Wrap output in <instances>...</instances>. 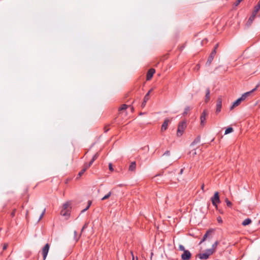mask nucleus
<instances>
[{"mask_svg": "<svg viewBox=\"0 0 260 260\" xmlns=\"http://www.w3.org/2000/svg\"><path fill=\"white\" fill-rule=\"evenodd\" d=\"M186 127V124L185 121H182L180 122L178 125V129L177 132V136L180 137L182 136Z\"/></svg>", "mask_w": 260, "mask_h": 260, "instance_id": "nucleus-1", "label": "nucleus"}, {"mask_svg": "<svg viewBox=\"0 0 260 260\" xmlns=\"http://www.w3.org/2000/svg\"><path fill=\"white\" fill-rule=\"evenodd\" d=\"M212 205L215 206L216 209H218L217 204L220 202L218 192L216 191L214 193V196L211 198Z\"/></svg>", "mask_w": 260, "mask_h": 260, "instance_id": "nucleus-2", "label": "nucleus"}, {"mask_svg": "<svg viewBox=\"0 0 260 260\" xmlns=\"http://www.w3.org/2000/svg\"><path fill=\"white\" fill-rule=\"evenodd\" d=\"M213 232V231L212 230H208L205 235L203 236V237L202 239L201 240L200 242V244H201L202 243L204 242L205 240H206L207 239H211L212 237V233Z\"/></svg>", "mask_w": 260, "mask_h": 260, "instance_id": "nucleus-3", "label": "nucleus"}, {"mask_svg": "<svg viewBox=\"0 0 260 260\" xmlns=\"http://www.w3.org/2000/svg\"><path fill=\"white\" fill-rule=\"evenodd\" d=\"M50 248V245L48 243H47L44 247L42 249V254L43 255V260H45L46 257L47 256L49 250Z\"/></svg>", "mask_w": 260, "mask_h": 260, "instance_id": "nucleus-4", "label": "nucleus"}, {"mask_svg": "<svg viewBox=\"0 0 260 260\" xmlns=\"http://www.w3.org/2000/svg\"><path fill=\"white\" fill-rule=\"evenodd\" d=\"M191 257V253L188 250H184L181 254V257L182 260H189Z\"/></svg>", "mask_w": 260, "mask_h": 260, "instance_id": "nucleus-5", "label": "nucleus"}, {"mask_svg": "<svg viewBox=\"0 0 260 260\" xmlns=\"http://www.w3.org/2000/svg\"><path fill=\"white\" fill-rule=\"evenodd\" d=\"M259 84H258L254 88L252 89L251 90L246 92L243 93L241 98L244 101L248 96H250V94L253 92L254 91L256 90V89L259 87Z\"/></svg>", "mask_w": 260, "mask_h": 260, "instance_id": "nucleus-6", "label": "nucleus"}, {"mask_svg": "<svg viewBox=\"0 0 260 260\" xmlns=\"http://www.w3.org/2000/svg\"><path fill=\"white\" fill-rule=\"evenodd\" d=\"M208 114V112L206 110H204L200 116L201 125L204 126L206 122V116Z\"/></svg>", "mask_w": 260, "mask_h": 260, "instance_id": "nucleus-7", "label": "nucleus"}, {"mask_svg": "<svg viewBox=\"0 0 260 260\" xmlns=\"http://www.w3.org/2000/svg\"><path fill=\"white\" fill-rule=\"evenodd\" d=\"M216 53V51H215V50H212V52H211L208 59H207V61L206 62V64L207 66H210V64L211 63L212 61H213V59H214V57Z\"/></svg>", "mask_w": 260, "mask_h": 260, "instance_id": "nucleus-8", "label": "nucleus"}, {"mask_svg": "<svg viewBox=\"0 0 260 260\" xmlns=\"http://www.w3.org/2000/svg\"><path fill=\"white\" fill-rule=\"evenodd\" d=\"M152 90H153L152 88L150 89L148 91V92L146 94V95H145V96L144 98V99H143V102L142 103V105H141V107L142 108H144L147 102L149 99L150 93L152 92Z\"/></svg>", "mask_w": 260, "mask_h": 260, "instance_id": "nucleus-9", "label": "nucleus"}, {"mask_svg": "<svg viewBox=\"0 0 260 260\" xmlns=\"http://www.w3.org/2000/svg\"><path fill=\"white\" fill-rule=\"evenodd\" d=\"M222 107V98L221 96L218 97L216 103V112L219 113L221 111Z\"/></svg>", "mask_w": 260, "mask_h": 260, "instance_id": "nucleus-10", "label": "nucleus"}, {"mask_svg": "<svg viewBox=\"0 0 260 260\" xmlns=\"http://www.w3.org/2000/svg\"><path fill=\"white\" fill-rule=\"evenodd\" d=\"M155 72V70L154 69L151 68V69H149L147 73L146 80L147 81L150 80L152 78V77Z\"/></svg>", "mask_w": 260, "mask_h": 260, "instance_id": "nucleus-11", "label": "nucleus"}, {"mask_svg": "<svg viewBox=\"0 0 260 260\" xmlns=\"http://www.w3.org/2000/svg\"><path fill=\"white\" fill-rule=\"evenodd\" d=\"M170 122V120L169 119H166L165 120V121H164L162 125H161V131H166L167 128H168V124Z\"/></svg>", "mask_w": 260, "mask_h": 260, "instance_id": "nucleus-12", "label": "nucleus"}, {"mask_svg": "<svg viewBox=\"0 0 260 260\" xmlns=\"http://www.w3.org/2000/svg\"><path fill=\"white\" fill-rule=\"evenodd\" d=\"M244 100L240 97L238 98L235 102H234L233 104L231 107V109H233L235 107L239 106L241 102L243 101Z\"/></svg>", "mask_w": 260, "mask_h": 260, "instance_id": "nucleus-13", "label": "nucleus"}, {"mask_svg": "<svg viewBox=\"0 0 260 260\" xmlns=\"http://www.w3.org/2000/svg\"><path fill=\"white\" fill-rule=\"evenodd\" d=\"M210 99V90L209 87L206 88L205 95V102L208 103Z\"/></svg>", "mask_w": 260, "mask_h": 260, "instance_id": "nucleus-14", "label": "nucleus"}, {"mask_svg": "<svg viewBox=\"0 0 260 260\" xmlns=\"http://www.w3.org/2000/svg\"><path fill=\"white\" fill-rule=\"evenodd\" d=\"M60 214L65 217H69L70 215V210H61L60 211Z\"/></svg>", "mask_w": 260, "mask_h": 260, "instance_id": "nucleus-15", "label": "nucleus"}, {"mask_svg": "<svg viewBox=\"0 0 260 260\" xmlns=\"http://www.w3.org/2000/svg\"><path fill=\"white\" fill-rule=\"evenodd\" d=\"M136 168V163L135 161H133L131 163L129 168L128 170L129 171H135Z\"/></svg>", "mask_w": 260, "mask_h": 260, "instance_id": "nucleus-16", "label": "nucleus"}, {"mask_svg": "<svg viewBox=\"0 0 260 260\" xmlns=\"http://www.w3.org/2000/svg\"><path fill=\"white\" fill-rule=\"evenodd\" d=\"M199 256V257L201 259H207L209 258V255L206 253V252L205 253H200L198 255Z\"/></svg>", "mask_w": 260, "mask_h": 260, "instance_id": "nucleus-17", "label": "nucleus"}, {"mask_svg": "<svg viewBox=\"0 0 260 260\" xmlns=\"http://www.w3.org/2000/svg\"><path fill=\"white\" fill-rule=\"evenodd\" d=\"M88 168H86V167L84 165V166L82 170L79 172L78 176L79 177H81L83 175L85 172L87 170Z\"/></svg>", "mask_w": 260, "mask_h": 260, "instance_id": "nucleus-18", "label": "nucleus"}, {"mask_svg": "<svg viewBox=\"0 0 260 260\" xmlns=\"http://www.w3.org/2000/svg\"><path fill=\"white\" fill-rule=\"evenodd\" d=\"M251 223V220L248 218H246L245 219L242 223V224L243 225V226H246V225H247L249 224H250Z\"/></svg>", "mask_w": 260, "mask_h": 260, "instance_id": "nucleus-19", "label": "nucleus"}, {"mask_svg": "<svg viewBox=\"0 0 260 260\" xmlns=\"http://www.w3.org/2000/svg\"><path fill=\"white\" fill-rule=\"evenodd\" d=\"M200 141V136H198L191 143V145L193 146L199 143Z\"/></svg>", "mask_w": 260, "mask_h": 260, "instance_id": "nucleus-20", "label": "nucleus"}, {"mask_svg": "<svg viewBox=\"0 0 260 260\" xmlns=\"http://www.w3.org/2000/svg\"><path fill=\"white\" fill-rule=\"evenodd\" d=\"M255 17V16H254V15H252V14H251V16L249 17V19H248V21H247V23H248L249 25H250V24L252 23L253 21L254 20Z\"/></svg>", "mask_w": 260, "mask_h": 260, "instance_id": "nucleus-21", "label": "nucleus"}, {"mask_svg": "<svg viewBox=\"0 0 260 260\" xmlns=\"http://www.w3.org/2000/svg\"><path fill=\"white\" fill-rule=\"evenodd\" d=\"M215 251L212 248L208 249L206 250V253L209 255H211L213 254Z\"/></svg>", "mask_w": 260, "mask_h": 260, "instance_id": "nucleus-22", "label": "nucleus"}, {"mask_svg": "<svg viewBox=\"0 0 260 260\" xmlns=\"http://www.w3.org/2000/svg\"><path fill=\"white\" fill-rule=\"evenodd\" d=\"M74 239H75V240H76V241H78V240L79 239L80 237H81V233H80V234L78 236H77V231H75L74 232Z\"/></svg>", "mask_w": 260, "mask_h": 260, "instance_id": "nucleus-23", "label": "nucleus"}, {"mask_svg": "<svg viewBox=\"0 0 260 260\" xmlns=\"http://www.w3.org/2000/svg\"><path fill=\"white\" fill-rule=\"evenodd\" d=\"M190 110V108L189 106H186L185 109L183 113V116H185L187 114L188 112Z\"/></svg>", "mask_w": 260, "mask_h": 260, "instance_id": "nucleus-24", "label": "nucleus"}, {"mask_svg": "<svg viewBox=\"0 0 260 260\" xmlns=\"http://www.w3.org/2000/svg\"><path fill=\"white\" fill-rule=\"evenodd\" d=\"M69 206H70V204L68 203H66L64 204H63V205H62V209L61 210H69Z\"/></svg>", "mask_w": 260, "mask_h": 260, "instance_id": "nucleus-25", "label": "nucleus"}, {"mask_svg": "<svg viewBox=\"0 0 260 260\" xmlns=\"http://www.w3.org/2000/svg\"><path fill=\"white\" fill-rule=\"evenodd\" d=\"M233 132V128L232 127H228L225 131V135L228 134Z\"/></svg>", "mask_w": 260, "mask_h": 260, "instance_id": "nucleus-26", "label": "nucleus"}, {"mask_svg": "<svg viewBox=\"0 0 260 260\" xmlns=\"http://www.w3.org/2000/svg\"><path fill=\"white\" fill-rule=\"evenodd\" d=\"M219 244V242L218 241H216L214 242V243L212 246V249H214V251H216V248L217 247V245Z\"/></svg>", "mask_w": 260, "mask_h": 260, "instance_id": "nucleus-27", "label": "nucleus"}, {"mask_svg": "<svg viewBox=\"0 0 260 260\" xmlns=\"http://www.w3.org/2000/svg\"><path fill=\"white\" fill-rule=\"evenodd\" d=\"M91 204V201H89L88 202V205L87 206V207L84 209L82 210L81 213H83L85 211H86V210H87L89 209V208L90 207Z\"/></svg>", "mask_w": 260, "mask_h": 260, "instance_id": "nucleus-28", "label": "nucleus"}, {"mask_svg": "<svg viewBox=\"0 0 260 260\" xmlns=\"http://www.w3.org/2000/svg\"><path fill=\"white\" fill-rule=\"evenodd\" d=\"M111 195V192H109L106 195H105L103 198H102V200H105L108 199Z\"/></svg>", "mask_w": 260, "mask_h": 260, "instance_id": "nucleus-29", "label": "nucleus"}, {"mask_svg": "<svg viewBox=\"0 0 260 260\" xmlns=\"http://www.w3.org/2000/svg\"><path fill=\"white\" fill-rule=\"evenodd\" d=\"M128 106L126 104H123L121 105L120 107L119 108V111H122L124 110H126Z\"/></svg>", "mask_w": 260, "mask_h": 260, "instance_id": "nucleus-30", "label": "nucleus"}, {"mask_svg": "<svg viewBox=\"0 0 260 260\" xmlns=\"http://www.w3.org/2000/svg\"><path fill=\"white\" fill-rule=\"evenodd\" d=\"M225 202L228 207L230 208L232 207V204L227 198L225 199Z\"/></svg>", "mask_w": 260, "mask_h": 260, "instance_id": "nucleus-31", "label": "nucleus"}, {"mask_svg": "<svg viewBox=\"0 0 260 260\" xmlns=\"http://www.w3.org/2000/svg\"><path fill=\"white\" fill-rule=\"evenodd\" d=\"M94 161L93 159H91V160L89 161L88 164H85L84 165L86 167V168H89L92 165V164H93V162Z\"/></svg>", "mask_w": 260, "mask_h": 260, "instance_id": "nucleus-32", "label": "nucleus"}, {"mask_svg": "<svg viewBox=\"0 0 260 260\" xmlns=\"http://www.w3.org/2000/svg\"><path fill=\"white\" fill-rule=\"evenodd\" d=\"M179 250L183 251V252L184 251V250H186V249H185L184 246L182 245H180L179 246Z\"/></svg>", "mask_w": 260, "mask_h": 260, "instance_id": "nucleus-33", "label": "nucleus"}, {"mask_svg": "<svg viewBox=\"0 0 260 260\" xmlns=\"http://www.w3.org/2000/svg\"><path fill=\"white\" fill-rule=\"evenodd\" d=\"M99 154L98 152L96 153L92 157V159H93L94 161L96 160L98 157H99Z\"/></svg>", "mask_w": 260, "mask_h": 260, "instance_id": "nucleus-34", "label": "nucleus"}, {"mask_svg": "<svg viewBox=\"0 0 260 260\" xmlns=\"http://www.w3.org/2000/svg\"><path fill=\"white\" fill-rule=\"evenodd\" d=\"M243 0H237L235 3H234V5L235 6L237 7L238 6L241 2H242Z\"/></svg>", "mask_w": 260, "mask_h": 260, "instance_id": "nucleus-35", "label": "nucleus"}, {"mask_svg": "<svg viewBox=\"0 0 260 260\" xmlns=\"http://www.w3.org/2000/svg\"><path fill=\"white\" fill-rule=\"evenodd\" d=\"M16 211V209H14L13 210L12 212L11 213V216L12 217H13L15 216Z\"/></svg>", "mask_w": 260, "mask_h": 260, "instance_id": "nucleus-36", "label": "nucleus"}, {"mask_svg": "<svg viewBox=\"0 0 260 260\" xmlns=\"http://www.w3.org/2000/svg\"><path fill=\"white\" fill-rule=\"evenodd\" d=\"M258 12V11L256 10V9H254L253 10V11H252V15H254V16H256V15H257V13Z\"/></svg>", "mask_w": 260, "mask_h": 260, "instance_id": "nucleus-37", "label": "nucleus"}, {"mask_svg": "<svg viewBox=\"0 0 260 260\" xmlns=\"http://www.w3.org/2000/svg\"><path fill=\"white\" fill-rule=\"evenodd\" d=\"M45 211H46V209H44L39 217V220H41L42 219V218L43 217V216L45 213Z\"/></svg>", "mask_w": 260, "mask_h": 260, "instance_id": "nucleus-38", "label": "nucleus"}, {"mask_svg": "<svg viewBox=\"0 0 260 260\" xmlns=\"http://www.w3.org/2000/svg\"><path fill=\"white\" fill-rule=\"evenodd\" d=\"M217 220L218 221V223H222V218L220 216H218L217 217Z\"/></svg>", "mask_w": 260, "mask_h": 260, "instance_id": "nucleus-39", "label": "nucleus"}, {"mask_svg": "<svg viewBox=\"0 0 260 260\" xmlns=\"http://www.w3.org/2000/svg\"><path fill=\"white\" fill-rule=\"evenodd\" d=\"M109 169L111 171H113L114 169L112 166V164L111 163L109 164Z\"/></svg>", "mask_w": 260, "mask_h": 260, "instance_id": "nucleus-40", "label": "nucleus"}, {"mask_svg": "<svg viewBox=\"0 0 260 260\" xmlns=\"http://www.w3.org/2000/svg\"><path fill=\"white\" fill-rule=\"evenodd\" d=\"M8 247V243H4L3 247V250H5L7 249V248Z\"/></svg>", "mask_w": 260, "mask_h": 260, "instance_id": "nucleus-41", "label": "nucleus"}, {"mask_svg": "<svg viewBox=\"0 0 260 260\" xmlns=\"http://www.w3.org/2000/svg\"><path fill=\"white\" fill-rule=\"evenodd\" d=\"M89 222H86L83 226V229H86L88 226Z\"/></svg>", "mask_w": 260, "mask_h": 260, "instance_id": "nucleus-42", "label": "nucleus"}, {"mask_svg": "<svg viewBox=\"0 0 260 260\" xmlns=\"http://www.w3.org/2000/svg\"><path fill=\"white\" fill-rule=\"evenodd\" d=\"M218 46H219V44L218 43H217L214 47V49L213 50H215L216 51V50L217 49V48H218Z\"/></svg>", "mask_w": 260, "mask_h": 260, "instance_id": "nucleus-43", "label": "nucleus"}, {"mask_svg": "<svg viewBox=\"0 0 260 260\" xmlns=\"http://www.w3.org/2000/svg\"><path fill=\"white\" fill-rule=\"evenodd\" d=\"M254 9H256L257 10H258V11H259L260 10V6L259 5H256L254 7Z\"/></svg>", "mask_w": 260, "mask_h": 260, "instance_id": "nucleus-44", "label": "nucleus"}, {"mask_svg": "<svg viewBox=\"0 0 260 260\" xmlns=\"http://www.w3.org/2000/svg\"><path fill=\"white\" fill-rule=\"evenodd\" d=\"M108 126H109V125L105 126V127H104L105 133H107L109 130V128H108Z\"/></svg>", "mask_w": 260, "mask_h": 260, "instance_id": "nucleus-45", "label": "nucleus"}, {"mask_svg": "<svg viewBox=\"0 0 260 260\" xmlns=\"http://www.w3.org/2000/svg\"><path fill=\"white\" fill-rule=\"evenodd\" d=\"M170 151L169 150L166 151L164 154L163 155H169Z\"/></svg>", "mask_w": 260, "mask_h": 260, "instance_id": "nucleus-46", "label": "nucleus"}, {"mask_svg": "<svg viewBox=\"0 0 260 260\" xmlns=\"http://www.w3.org/2000/svg\"><path fill=\"white\" fill-rule=\"evenodd\" d=\"M183 169H181V170H180V171L179 174H182V173H183Z\"/></svg>", "mask_w": 260, "mask_h": 260, "instance_id": "nucleus-47", "label": "nucleus"}, {"mask_svg": "<svg viewBox=\"0 0 260 260\" xmlns=\"http://www.w3.org/2000/svg\"><path fill=\"white\" fill-rule=\"evenodd\" d=\"M131 253H132V256H133V260H134V256L133 253L132 251H131Z\"/></svg>", "mask_w": 260, "mask_h": 260, "instance_id": "nucleus-48", "label": "nucleus"}, {"mask_svg": "<svg viewBox=\"0 0 260 260\" xmlns=\"http://www.w3.org/2000/svg\"><path fill=\"white\" fill-rule=\"evenodd\" d=\"M85 230V229H83V228H82L81 229V233L82 234V232H83V231Z\"/></svg>", "mask_w": 260, "mask_h": 260, "instance_id": "nucleus-49", "label": "nucleus"}, {"mask_svg": "<svg viewBox=\"0 0 260 260\" xmlns=\"http://www.w3.org/2000/svg\"><path fill=\"white\" fill-rule=\"evenodd\" d=\"M219 212L221 213V214H223V211L220 210H219Z\"/></svg>", "mask_w": 260, "mask_h": 260, "instance_id": "nucleus-50", "label": "nucleus"}, {"mask_svg": "<svg viewBox=\"0 0 260 260\" xmlns=\"http://www.w3.org/2000/svg\"><path fill=\"white\" fill-rule=\"evenodd\" d=\"M204 184H203V185H202V187H201V188H202V189L203 190H204Z\"/></svg>", "mask_w": 260, "mask_h": 260, "instance_id": "nucleus-51", "label": "nucleus"}, {"mask_svg": "<svg viewBox=\"0 0 260 260\" xmlns=\"http://www.w3.org/2000/svg\"><path fill=\"white\" fill-rule=\"evenodd\" d=\"M257 5H259L260 6V0L258 1V3L257 4Z\"/></svg>", "mask_w": 260, "mask_h": 260, "instance_id": "nucleus-52", "label": "nucleus"}, {"mask_svg": "<svg viewBox=\"0 0 260 260\" xmlns=\"http://www.w3.org/2000/svg\"><path fill=\"white\" fill-rule=\"evenodd\" d=\"M257 5H259L260 6V0L258 1V3L257 4Z\"/></svg>", "mask_w": 260, "mask_h": 260, "instance_id": "nucleus-53", "label": "nucleus"}, {"mask_svg": "<svg viewBox=\"0 0 260 260\" xmlns=\"http://www.w3.org/2000/svg\"><path fill=\"white\" fill-rule=\"evenodd\" d=\"M196 154V151L194 150V152L193 153V155H194Z\"/></svg>", "mask_w": 260, "mask_h": 260, "instance_id": "nucleus-54", "label": "nucleus"}, {"mask_svg": "<svg viewBox=\"0 0 260 260\" xmlns=\"http://www.w3.org/2000/svg\"><path fill=\"white\" fill-rule=\"evenodd\" d=\"M197 67L198 69H199L200 68L199 64L197 65Z\"/></svg>", "mask_w": 260, "mask_h": 260, "instance_id": "nucleus-55", "label": "nucleus"}, {"mask_svg": "<svg viewBox=\"0 0 260 260\" xmlns=\"http://www.w3.org/2000/svg\"><path fill=\"white\" fill-rule=\"evenodd\" d=\"M118 186H119L121 187V186H123V184H119Z\"/></svg>", "mask_w": 260, "mask_h": 260, "instance_id": "nucleus-56", "label": "nucleus"}, {"mask_svg": "<svg viewBox=\"0 0 260 260\" xmlns=\"http://www.w3.org/2000/svg\"><path fill=\"white\" fill-rule=\"evenodd\" d=\"M159 175L158 174V175H156L155 176H159Z\"/></svg>", "mask_w": 260, "mask_h": 260, "instance_id": "nucleus-57", "label": "nucleus"}, {"mask_svg": "<svg viewBox=\"0 0 260 260\" xmlns=\"http://www.w3.org/2000/svg\"><path fill=\"white\" fill-rule=\"evenodd\" d=\"M258 17L260 18V14L258 15Z\"/></svg>", "mask_w": 260, "mask_h": 260, "instance_id": "nucleus-58", "label": "nucleus"}]
</instances>
